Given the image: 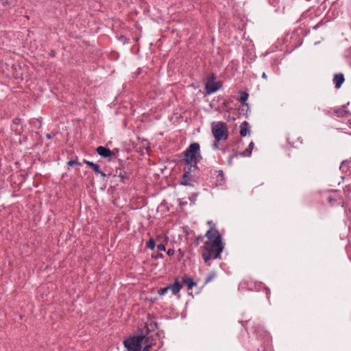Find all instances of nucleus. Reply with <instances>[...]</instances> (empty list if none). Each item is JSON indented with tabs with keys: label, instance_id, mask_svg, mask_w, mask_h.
<instances>
[{
	"label": "nucleus",
	"instance_id": "3",
	"mask_svg": "<svg viewBox=\"0 0 351 351\" xmlns=\"http://www.w3.org/2000/svg\"><path fill=\"white\" fill-rule=\"evenodd\" d=\"M201 159L202 156L199 143H191L184 152V160L187 165H194L196 166L197 163L199 162Z\"/></svg>",
	"mask_w": 351,
	"mask_h": 351
},
{
	"label": "nucleus",
	"instance_id": "9",
	"mask_svg": "<svg viewBox=\"0 0 351 351\" xmlns=\"http://www.w3.org/2000/svg\"><path fill=\"white\" fill-rule=\"evenodd\" d=\"M84 162L90 167L95 173L100 174L102 177H106V175L103 171H100L99 166L93 162L84 160Z\"/></svg>",
	"mask_w": 351,
	"mask_h": 351
},
{
	"label": "nucleus",
	"instance_id": "11",
	"mask_svg": "<svg viewBox=\"0 0 351 351\" xmlns=\"http://www.w3.org/2000/svg\"><path fill=\"white\" fill-rule=\"evenodd\" d=\"M345 78L343 74H335L333 77V82L337 88H339L344 82Z\"/></svg>",
	"mask_w": 351,
	"mask_h": 351
},
{
	"label": "nucleus",
	"instance_id": "1",
	"mask_svg": "<svg viewBox=\"0 0 351 351\" xmlns=\"http://www.w3.org/2000/svg\"><path fill=\"white\" fill-rule=\"evenodd\" d=\"M205 236L207 240L202 247V256L205 263L209 265L210 260L220 258L223 245L219 231L215 228H210Z\"/></svg>",
	"mask_w": 351,
	"mask_h": 351
},
{
	"label": "nucleus",
	"instance_id": "7",
	"mask_svg": "<svg viewBox=\"0 0 351 351\" xmlns=\"http://www.w3.org/2000/svg\"><path fill=\"white\" fill-rule=\"evenodd\" d=\"M254 148V143L253 142H251L249 145H248V147L247 149H245L243 152H240L239 154H234L232 156H231L230 157V161H229V163L231 162V160L234 157V156H237L238 154L242 156H244V157H248V156H250L251 154H252V149Z\"/></svg>",
	"mask_w": 351,
	"mask_h": 351
},
{
	"label": "nucleus",
	"instance_id": "21",
	"mask_svg": "<svg viewBox=\"0 0 351 351\" xmlns=\"http://www.w3.org/2000/svg\"><path fill=\"white\" fill-rule=\"evenodd\" d=\"M167 254H168L169 256H173V255L174 254V250H173V249H169V250H167Z\"/></svg>",
	"mask_w": 351,
	"mask_h": 351
},
{
	"label": "nucleus",
	"instance_id": "19",
	"mask_svg": "<svg viewBox=\"0 0 351 351\" xmlns=\"http://www.w3.org/2000/svg\"><path fill=\"white\" fill-rule=\"evenodd\" d=\"M247 97H248L247 94L241 96V98H240L241 102L243 104L247 100Z\"/></svg>",
	"mask_w": 351,
	"mask_h": 351
},
{
	"label": "nucleus",
	"instance_id": "14",
	"mask_svg": "<svg viewBox=\"0 0 351 351\" xmlns=\"http://www.w3.org/2000/svg\"><path fill=\"white\" fill-rule=\"evenodd\" d=\"M182 282L187 287L188 289H191L195 285H196V283L191 278H184L182 279Z\"/></svg>",
	"mask_w": 351,
	"mask_h": 351
},
{
	"label": "nucleus",
	"instance_id": "26",
	"mask_svg": "<svg viewBox=\"0 0 351 351\" xmlns=\"http://www.w3.org/2000/svg\"><path fill=\"white\" fill-rule=\"evenodd\" d=\"M158 256L160 257V258H162L163 255L162 254H158Z\"/></svg>",
	"mask_w": 351,
	"mask_h": 351
},
{
	"label": "nucleus",
	"instance_id": "10",
	"mask_svg": "<svg viewBox=\"0 0 351 351\" xmlns=\"http://www.w3.org/2000/svg\"><path fill=\"white\" fill-rule=\"evenodd\" d=\"M250 132V126L247 121H243L240 125V131L239 134L241 136H245L247 134H249Z\"/></svg>",
	"mask_w": 351,
	"mask_h": 351
},
{
	"label": "nucleus",
	"instance_id": "20",
	"mask_svg": "<svg viewBox=\"0 0 351 351\" xmlns=\"http://www.w3.org/2000/svg\"><path fill=\"white\" fill-rule=\"evenodd\" d=\"M157 248L160 251H165V246L163 244H158L157 245Z\"/></svg>",
	"mask_w": 351,
	"mask_h": 351
},
{
	"label": "nucleus",
	"instance_id": "24",
	"mask_svg": "<svg viewBox=\"0 0 351 351\" xmlns=\"http://www.w3.org/2000/svg\"><path fill=\"white\" fill-rule=\"evenodd\" d=\"M219 176L221 177V180L223 178V173L222 171H219Z\"/></svg>",
	"mask_w": 351,
	"mask_h": 351
},
{
	"label": "nucleus",
	"instance_id": "27",
	"mask_svg": "<svg viewBox=\"0 0 351 351\" xmlns=\"http://www.w3.org/2000/svg\"><path fill=\"white\" fill-rule=\"evenodd\" d=\"M207 223L208 224L210 225L212 223V221H208Z\"/></svg>",
	"mask_w": 351,
	"mask_h": 351
},
{
	"label": "nucleus",
	"instance_id": "4",
	"mask_svg": "<svg viewBox=\"0 0 351 351\" xmlns=\"http://www.w3.org/2000/svg\"><path fill=\"white\" fill-rule=\"evenodd\" d=\"M212 134L217 141L226 140L228 137L227 125L221 121L213 123Z\"/></svg>",
	"mask_w": 351,
	"mask_h": 351
},
{
	"label": "nucleus",
	"instance_id": "15",
	"mask_svg": "<svg viewBox=\"0 0 351 351\" xmlns=\"http://www.w3.org/2000/svg\"><path fill=\"white\" fill-rule=\"evenodd\" d=\"M216 277L215 272L210 273L205 280V283H208L211 280H213Z\"/></svg>",
	"mask_w": 351,
	"mask_h": 351
},
{
	"label": "nucleus",
	"instance_id": "6",
	"mask_svg": "<svg viewBox=\"0 0 351 351\" xmlns=\"http://www.w3.org/2000/svg\"><path fill=\"white\" fill-rule=\"evenodd\" d=\"M215 74H211L208 77L205 86V89L207 94H212L219 89V83L215 82Z\"/></svg>",
	"mask_w": 351,
	"mask_h": 351
},
{
	"label": "nucleus",
	"instance_id": "2",
	"mask_svg": "<svg viewBox=\"0 0 351 351\" xmlns=\"http://www.w3.org/2000/svg\"><path fill=\"white\" fill-rule=\"evenodd\" d=\"M154 344L150 337L142 335L130 336L123 341L126 351H150Z\"/></svg>",
	"mask_w": 351,
	"mask_h": 351
},
{
	"label": "nucleus",
	"instance_id": "12",
	"mask_svg": "<svg viewBox=\"0 0 351 351\" xmlns=\"http://www.w3.org/2000/svg\"><path fill=\"white\" fill-rule=\"evenodd\" d=\"M168 287L169 290L171 291L173 295H176L180 292L182 285L178 281H175L174 283L169 285Z\"/></svg>",
	"mask_w": 351,
	"mask_h": 351
},
{
	"label": "nucleus",
	"instance_id": "22",
	"mask_svg": "<svg viewBox=\"0 0 351 351\" xmlns=\"http://www.w3.org/2000/svg\"><path fill=\"white\" fill-rule=\"evenodd\" d=\"M0 2L3 6H6L9 3L8 0H0Z\"/></svg>",
	"mask_w": 351,
	"mask_h": 351
},
{
	"label": "nucleus",
	"instance_id": "5",
	"mask_svg": "<svg viewBox=\"0 0 351 351\" xmlns=\"http://www.w3.org/2000/svg\"><path fill=\"white\" fill-rule=\"evenodd\" d=\"M196 169L197 166L194 165H187V167L184 168V173L180 182V184L184 186H193L194 173Z\"/></svg>",
	"mask_w": 351,
	"mask_h": 351
},
{
	"label": "nucleus",
	"instance_id": "13",
	"mask_svg": "<svg viewBox=\"0 0 351 351\" xmlns=\"http://www.w3.org/2000/svg\"><path fill=\"white\" fill-rule=\"evenodd\" d=\"M115 176L120 178L121 181L123 182H125V179H128L127 173L121 169H117L115 170Z\"/></svg>",
	"mask_w": 351,
	"mask_h": 351
},
{
	"label": "nucleus",
	"instance_id": "16",
	"mask_svg": "<svg viewBox=\"0 0 351 351\" xmlns=\"http://www.w3.org/2000/svg\"><path fill=\"white\" fill-rule=\"evenodd\" d=\"M146 245H147V248H149L150 250H154V247H155V241H154V240L153 239H150L147 241Z\"/></svg>",
	"mask_w": 351,
	"mask_h": 351
},
{
	"label": "nucleus",
	"instance_id": "18",
	"mask_svg": "<svg viewBox=\"0 0 351 351\" xmlns=\"http://www.w3.org/2000/svg\"><path fill=\"white\" fill-rule=\"evenodd\" d=\"M68 165L69 166H73L74 165H80V162L78 160H69L68 162Z\"/></svg>",
	"mask_w": 351,
	"mask_h": 351
},
{
	"label": "nucleus",
	"instance_id": "23",
	"mask_svg": "<svg viewBox=\"0 0 351 351\" xmlns=\"http://www.w3.org/2000/svg\"><path fill=\"white\" fill-rule=\"evenodd\" d=\"M219 141H217L215 140V143H214V144L213 145V149H217V148H218V143H219Z\"/></svg>",
	"mask_w": 351,
	"mask_h": 351
},
{
	"label": "nucleus",
	"instance_id": "25",
	"mask_svg": "<svg viewBox=\"0 0 351 351\" xmlns=\"http://www.w3.org/2000/svg\"><path fill=\"white\" fill-rule=\"evenodd\" d=\"M262 77L265 80H267V76L266 75V73L265 72L263 73L262 74Z\"/></svg>",
	"mask_w": 351,
	"mask_h": 351
},
{
	"label": "nucleus",
	"instance_id": "17",
	"mask_svg": "<svg viewBox=\"0 0 351 351\" xmlns=\"http://www.w3.org/2000/svg\"><path fill=\"white\" fill-rule=\"evenodd\" d=\"M169 287L168 286L166 287H164V288H161L158 291V293L160 295H165L168 291H169Z\"/></svg>",
	"mask_w": 351,
	"mask_h": 351
},
{
	"label": "nucleus",
	"instance_id": "8",
	"mask_svg": "<svg viewBox=\"0 0 351 351\" xmlns=\"http://www.w3.org/2000/svg\"><path fill=\"white\" fill-rule=\"evenodd\" d=\"M97 153L101 157L106 158L112 156V151L103 146H99L97 148Z\"/></svg>",
	"mask_w": 351,
	"mask_h": 351
},
{
	"label": "nucleus",
	"instance_id": "28",
	"mask_svg": "<svg viewBox=\"0 0 351 351\" xmlns=\"http://www.w3.org/2000/svg\"><path fill=\"white\" fill-rule=\"evenodd\" d=\"M47 137L48 138H51L50 134H47Z\"/></svg>",
	"mask_w": 351,
	"mask_h": 351
}]
</instances>
